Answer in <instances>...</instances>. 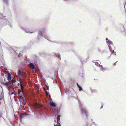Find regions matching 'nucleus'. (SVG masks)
<instances>
[{
	"label": "nucleus",
	"mask_w": 126,
	"mask_h": 126,
	"mask_svg": "<svg viewBox=\"0 0 126 126\" xmlns=\"http://www.w3.org/2000/svg\"><path fill=\"white\" fill-rule=\"evenodd\" d=\"M26 100L25 98L22 97L20 99V104H22L24 105L26 104Z\"/></svg>",
	"instance_id": "3"
},
{
	"label": "nucleus",
	"mask_w": 126,
	"mask_h": 126,
	"mask_svg": "<svg viewBox=\"0 0 126 126\" xmlns=\"http://www.w3.org/2000/svg\"><path fill=\"white\" fill-rule=\"evenodd\" d=\"M46 85L47 87H49L48 85L47 84Z\"/></svg>",
	"instance_id": "29"
},
{
	"label": "nucleus",
	"mask_w": 126,
	"mask_h": 126,
	"mask_svg": "<svg viewBox=\"0 0 126 126\" xmlns=\"http://www.w3.org/2000/svg\"><path fill=\"white\" fill-rule=\"evenodd\" d=\"M108 43H110V44H112V42L111 41H110V40H108Z\"/></svg>",
	"instance_id": "24"
},
{
	"label": "nucleus",
	"mask_w": 126,
	"mask_h": 126,
	"mask_svg": "<svg viewBox=\"0 0 126 126\" xmlns=\"http://www.w3.org/2000/svg\"><path fill=\"white\" fill-rule=\"evenodd\" d=\"M3 84L4 85H5L6 88L8 90V94L10 95H11L12 94H14L15 95H16V94L18 95L20 93H19L18 91L17 92H16L15 91L14 92H12V90L14 91V88H13L14 85H9L8 84H6V83H3Z\"/></svg>",
	"instance_id": "1"
},
{
	"label": "nucleus",
	"mask_w": 126,
	"mask_h": 126,
	"mask_svg": "<svg viewBox=\"0 0 126 126\" xmlns=\"http://www.w3.org/2000/svg\"><path fill=\"white\" fill-rule=\"evenodd\" d=\"M24 30L26 32L28 33H32L34 32L33 31H31L27 29H25Z\"/></svg>",
	"instance_id": "4"
},
{
	"label": "nucleus",
	"mask_w": 126,
	"mask_h": 126,
	"mask_svg": "<svg viewBox=\"0 0 126 126\" xmlns=\"http://www.w3.org/2000/svg\"><path fill=\"white\" fill-rule=\"evenodd\" d=\"M20 85L21 87V92L23 94V86L22 84V82L21 81H20Z\"/></svg>",
	"instance_id": "6"
},
{
	"label": "nucleus",
	"mask_w": 126,
	"mask_h": 126,
	"mask_svg": "<svg viewBox=\"0 0 126 126\" xmlns=\"http://www.w3.org/2000/svg\"><path fill=\"white\" fill-rule=\"evenodd\" d=\"M0 83H2V84H3V85H4L3 84V83H6V84H7V82H0Z\"/></svg>",
	"instance_id": "27"
},
{
	"label": "nucleus",
	"mask_w": 126,
	"mask_h": 126,
	"mask_svg": "<svg viewBox=\"0 0 126 126\" xmlns=\"http://www.w3.org/2000/svg\"><path fill=\"white\" fill-rule=\"evenodd\" d=\"M98 51L99 52H100L101 53H102L103 52V51L100 48L98 47Z\"/></svg>",
	"instance_id": "17"
},
{
	"label": "nucleus",
	"mask_w": 126,
	"mask_h": 126,
	"mask_svg": "<svg viewBox=\"0 0 126 126\" xmlns=\"http://www.w3.org/2000/svg\"><path fill=\"white\" fill-rule=\"evenodd\" d=\"M7 79L9 81H11V75L9 72L8 73Z\"/></svg>",
	"instance_id": "7"
},
{
	"label": "nucleus",
	"mask_w": 126,
	"mask_h": 126,
	"mask_svg": "<svg viewBox=\"0 0 126 126\" xmlns=\"http://www.w3.org/2000/svg\"><path fill=\"white\" fill-rule=\"evenodd\" d=\"M55 55L56 56V57H59V58L60 60H61V59L60 58V55L59 53H54Z\"/></svg>",
	"instance_id": "15"
},
{
	"label": "nucleus",
	"mask_w": 126,
	"mask_h": 126,
	"mask_svg": "<svg viewBox=\"0 0 126 126\" xmlns=\"http://www.w3.org/2000/svg\"><path fill=\"white\" fill-rule=\"evenodd\" d=\"M46 37H44L46 39H47V40H48L47 39V38H48L47 37L46 38Z\"/></svg>",
	"instance_id": "35"
},
{
	"label": "nucleus",
	"mask_w": 126,
	"mask_h": 126,
	"mask_svg": "<svg viewBox=\"0 0 126 126\" xmlns=\"http://www.w3.org/2000/svg\"><path fill=\"white\" fill-rule=\"evenodd\" d=\"M3 0L4 3L6 4H8V0Z\"/></svg>",
	"instance_id": "20"
},
{
	"label": "nucleus",
	"mask_w": 126,
	"mask_h": 126,
	"mask_svg": "<svg viewBox=\"0 0 126 126\" xmlns=\"http://www.w3.org/2000/svg\"><path fill=\"white\" fill-rule=\"evenodd\" d=\"M10 27H11V25H10Z\"/></svg>",
	"instance_id": "40"
},
{
	"label": "nucleus",
	"mask_w": 126,
	"mask_h": 126,
	"mask_svg": "<svg viewBox=\"0 0 126 126\" xmlns=\"http://www.w3.org/2000/svg\"><path fill=\"white\" fill-rule=\"evenodd\" d=\"M24 105L23 104H20V105L19 106V110H22V108L23 106Z\"/></svg>",
	"instance_id": "14"
},
{
	"label": "nucleus",
	"mask_w": 126,
	"mask_h": 126,
	"mask_svg": "<svg viewBox=\"0 0 126 126\" xmlns=\"http://www.w3.org/2000/svg\"><path fill=\"white\" fill-rule=\"evenodd\" d=\"M115 53H116V52H115L114 53V55H116V54H115Z\"/></svg>",
	"instance_id": "38"
},
{
	"label": "nucleus",
	"mask_w": 126,
	"mask_h": 126,
	"mask_svg": "<svg viewBox=\"0 0 126 126\" xmlns=\"http://www.w3.org/2000/svg\"><path fill=\"white\" fill-rule=\"evenodd\" d=\"M26 115H27V114L25 113L24 114H21L20 115V116L21 117H24Z\"/></svg>",
	"instance_id": "16"
},
{
	"label": "nucleus",
	"mask_w": 126,
	"mask_h": 126,
	"mask_svg": "<svg viewBox=\"0 0 126 126\" xmlns=\"http://www.w3.org/2000/svg\"><path fill=\"white\" fill-rule=\"evenodd\" d=\"M21 71L19 70L18 71V72H17V74L19 76H23V75L21 74Z\"/></svg>",
	"instance_id": "11"
},
{
	"label": "nucleus",
	"mask_w": 126,
	"mask_h": 126,
	"mask_svg": "<svg viewBox=\"0 0 126 126\" xmlns=\"http://www.w3.org/2000/svg\"><path fill=\"white\" fill-rule=\"evenodd\" d=\"M30 67L32 69H34V65L32 63H30L29 64Z\"/></svg>",
	"instance_id": "9"
},
{
	"label": "nucleus",
	"mask_w": 126,
	"mask_h": 126,
	"mask_svg": "<svg viewBox=\"0 0 126 126\" xmlns=\"http://www.w3.org/2000/svg\"><path fill=\"white\" fill-rule=\"evenodd\" d=\"M49 98L50 100H51V96L50 94H49Z\"/></svg>",
	"instance_id": "25"
},
{
	"label": "nucleus",
	"mask_w": 126,
	"mask_h": 126,
	"mask_svg": "<svg viewBox=\"0 0 126 126\" xmlns=\"http://www.w3.org/2000/svg\"><path fill=\"white\" fill-rule=\"evenodd\" d=\"M77 86H78V88L79 87V86H80V85L79 84H78V83H77Z\"/></svg>",
	"instance_id": "28"
},
{
	"label": "nucleus",
	"mask_w": 126,
	"mask_h": 126,
	"mask_svg": "<svg viewBox=\"0 0 126 126\" xmlns=\"http://www.w3.org/2000/svg\"><path fill=\"white\" fill-rule=\"evenodd\" d=\"M116 62L115 63H114V65H116Z\"/></svg>",
	"instance_id": "34"
},
{
	"label": "nucleus",
	"mask_w": 126,
	"mask_h": 126,
	"mask_svg": "<svg viewBox=\"0 0 126 126\" xmlns=\"http://www.w3.org/2000/svg\"><path fill=\"white\" fill-rule=\"evenodd\" d=\"M103 105H102L101 106V107L100 108H101V109L102 108H103Z\"/></svg>",
	"instance_id": "31"
},
{
	"label": "nucleus",
	"mask_w": 126,
	"mask_h": 126,
	"mask_svg": "<svg viewBox=\"0 0 126 126\" xmlns=\"http://www.w3.org/2000/svg\"><path fill=\"white\" fill-rule=\"evenodd\" d=\"M47 90H49V87H47Z\"/></svg>",
	"instance_id": "37"
},
{
	"label": "nucleus",
	"mask_w": 126,
	"mask_h": 126,
	"mask_svg": "<svg viewBox=\"0 0 126 126\" xmlns=\"http://www.w3.org/2000/svg\"><path fill=\"white\" fill-rule=\"evenodd\" d=\"M80 61L81 62H82V63L83 62V61H82V60H81L80 59Z\"/></svg>",
	"instance_id": "33"
},
{
	"label": "nucleus",
	"mask_w": 126,
	"mask_h": 126,
	"mask_svg": "<svg viewBox=\"0 0 126 126\" xmlns=\"http://www.w3.org/2000/svg\"><path fill=\"white\" fill-rule=\"evenodd\" d=\"M46 94L47 96H49V94H49V92H47V91H46Z\"/></svg>",
	"instance_id": "21"
},
{
	"label": "nucleus",
	"mask_w": 126,
	"mask_h": 126,
	"mask_svg": "<svg viewBox=\"0 0 126 126\" xmlns=\"http://www.w3.org/2000/svg\"><path fill=\"white\" fill-rule=\"evenodd\" d=\"M95 65H97V66H99L100 64H99V63H98V62H95Z\"/></svg>",
	"instance_id": "18"
},
{
	"label": "nucleus",
	"mask_w": 126,
	"mask_h": 126,
	"mask_svg": "<svg viewBox=\"0 0 126 126\" xmlns=\"http://www.w3.org/2000/svg\"><path fill=\"white\" fill-rule=\"evenodd\" d=\"M108 47L111 53V54L113 53L114 52V50H112L111 47L109 45Z\"/></svg>",
	"instance_id": "10"
},
{
	"label": "nucleus",
	"mask_w": 126,
	"mask_h": 126,
	"mask_svg": "<svg viewBox=\"0 0 126 126\" xmlns=\"http://www.w3.org/2000/svg\"><path fill=\"white\" fill-rule=\"evenodd\" d=\"M106 40L107 42H107H108L107 40H108V39L106 38Z\"/></svg>",
	"instance_id": "30"
},
{
	"label": "nucleus",
	"mask_w": 126,
	"mask_h": 126,
	"mask_svg": "<svg viewBox=\"0 0 126 126\" xmlns=\"http://www.w3.org/2000/svg\"><path fill=\"white\" fill-rule=\"evenodd\" d=\"M91 91L92 92V93H94V92H96V90H92L91 89Z\"/></svg>",
	"instance_id": "22"
},
{
	"label": "nucleus",
	"mask_w": 126,
	"mask_h": 126,
	"mask_svg": "<svg viewBox=\"0 0 126 126\" xmlns=\"http://www.w3.org/2000/svg\"><path fill=\"white\" fill-rule=\"evenodd\" d=\"M99 66L100 67V69H101V70L102 71H104L105 70V69H104L103 68V66L101 65H100Z\"/></svg>",
	"instance_id": "13"
},
{
	"label": "nucleus",
	"mask_w": 126,
	"mask_h": 126,
	"mask_svg": "<svg viewBox=\"0 0 126 126\" xmlns=\"http://www.w3.org/2000/svg\"><path fill=\"white\" fill-rule=\"evenodd\" d=\"M0 87H1V88H2V87L1 86H0Z\"/></svg>",
	"instance_id": "39"
},
{
	"label": "nucleus",
	"mask_w": 126,
	"mask_h": 126,
	"mask_svg": "<svg viewBox=\"0 0 126 126\" xmlns=\"http://www.w3.org/2000/svg\"><path fill=\"white\" fill-rule=\"evenodd\" d=\"M126 3V2L125 3Z\"/></svg>",
	"instance_id": "42"
},
{
	"label": "nucleus",
	"mask_w": 126,
	"mask_h": 126,
	"mask_svg": "<svg viewBox=\"0 0 126 126\" xmlns=\"http://www.w3.org/2000/svg\"><path fill=\"white\" fill-rule=\"evenodd\" d=\"M6 20V21L8 22V21L7 20V19H6V20Z\"/></svg>",
	"instance_id": "32"
},
{
	"label": "nucleus",
	"mask_w": 126,
	"mask_h": 126,
	"mask_svg": "<svg viewBox=\"0 0 126 126\" xmlns=\"http://www.w3.org/2000/svg\"><path fill=\"white\" fill-rule=\"evenodd\" d=\"M44 91H45V92H46V90L45 89V88H44Z\"/></svg>",
	"instance_id": "36"
},
{
	"label": "nucleus",
	"mask_w": 126,
	"mask_h": 126,
	"mask_svg": "<svg viewBox=\"0 0 126 126\" xmlns=\"http://www.w3.org/2000/svg\"><path fill=\"white\" fill-rule=\"evenodd\" d=\"M43 32V31H40L38 32V34L39 35H40L41 36H43L44 35H43V33H42V32L43 33H44V32Z\"/></svg>",
	"instance_id": "12"
},
{
	"label": "nucleus",
	"mask_w": 126,
	"mask_h": 126,
	"mask_svg": "<svg viewBox=\"0 0 126 126\" xmlns=\"http://www.w3.org/2000/svg\"><path fill=\"white\" fill-rule=\"evenodd\" d=\"M49 104L50 106L53 107H56V105L53 102H50L49 103Z\"/></svg>",
	"instance_id": "8"
},
{
	"label": "nucleus",
	"mask_w": 126,
	"mask_h": 126,
	"mask_svg": "<svg viewBox=\"0 0 126 126\" xmlns=\"http://www.w3.org/2000/svg\"><path fill=\"white\" fill-rule=\"evenodd\" d=\"M78 102H79V107H82V106H81L82 104H81V102L80 101V100L79 99H78Z\"/></svg>",
	"instance_id": "19"
},
{
	"label": "nucleus",
	"mask_w": 126,
	"mask_h": 126,
	"mask_svg": "<svg viewBox=\"0 0 126 126\" xmlns=\"http://www.w3.org/2000/svg\"><path fill=\"white\" fill-rule=\"evenodd\" d=\"M86 125V126H88V125L87 124Z\"/></svg>",
	"instance_id": "41"
},
{
	"label": "nucleus",
	"mask_w": 126,
	"mask_h": 126,
	"mask_svg": "<svg viewBox=\"0 0 126 126\" xmlns=\"http://www.w3.org/2000/svg\"><path fill=\"white\" fill-rule=\"evenodd\" d=\"M79 91H81V90H82V89L81 87V86H79Z\"/></svg>",
	"instance_id": "23"
},
{
	"label": "nucleus",
	"mask_w": 126,
	"mask_h": 126,
	"mask_svg": "<svg viewBox=\"0 0 126 126\" xmlns=\"http://www.w3.org/2000/svg\"><path fill=\"white\" fill-rule=\"evenodd\" d=\"M81 110L82 114H84L86 117H87V113L85 108H81Z\"/></svg>",
	"instance_id": "2"
},
{
	"label": "nucleus",
	"mask_w": 126,
	"mask_h": 126,
	"mask_svg": "<svg viewBox=\"0 0 126 126\" xmlns=\"http://www.w3.org/2000/svg\"><path fill=\"white\" fill-rule=\"evenodd\" d=\"M60 116L59 115H58L57 118V123L58 124V125H59V126H61L60 124L59 123L60 120Z\"/></svg>",
	"instance_id": "5"
},
{
	"label": "nucleus",
	"mask_w": 126,
	"mask_h": 126,
	"mask_svg": "<svg viewBox=\"0 0 126 126\" xmlns=\"http://www.w3.org/2000/svg\"><path fill=\"white\" fill-rule=\"evenodd\" d=\"M2 16V15L1 14H0V19H3V18H2L1 17V16Z\"/></svg>",
	"instance_id": "26"
}]
</instances>
